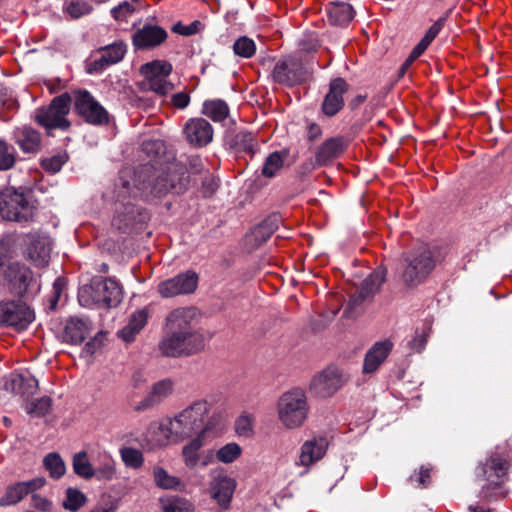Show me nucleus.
Segmentation results:
<instances>
[{
  "label": "nucleus",
  "mask_w": 512,
  "mask_h": 512,
  "mask_svg": "<svg viewBox=\"0 0 512 512\" xmlns=\"http://www.w3.org/2000/svg\"><path fill=\"white\" fill-rule=\"evenodd\" d=\"M165 326L167 333L158 345L164 356L190 357L205 350L206 339L196 308L179 307L172 310L166 316Z\"/></svg>",
  "instance_id": "f257e3e1"
},
{
  "label": "nucleus",
  "mask_w": 512,
  "mask_h": 512,
  "mask_svg": "<svg viewBox=\"0 0 512 512\" xmlns=\"http://www.w3.org/2000/svg\"><path fill=\"white\" fill-rule=\"evenodd\" d=\"M210 404L207 400L194 401L176 413L167 424L160 426L168 439L183 441L193 436H206L221 430V417L213 413L209 416Z\"/></svg>",
  "instance_id": "f03ea898"
},
{
  "label": "nucleus",
  "mask_w": 512,
  "mask_h": 512,
  "mask_svg": "<svg viewBox=\"0 0 512 512\" xmlns=\"http://www.w3.org/2000/svg\"><path fill=\"white\" fill-rule=\"evenodd\" d=\"M188 184L187 169L178 163L166 166L148 163L135 171L134 186L146 199L162 198L169 193L181 194Z\"/></svg>",
  "instance_id": "7ed1b4c3"
},
{
  "label": "nucleus",
  "mask_w": 512,
  "mask_h": 512,
  "mask_svg": "<svg viewBox=\"0 0 512 512\" xmlns=\"http://www.w3.org/2000/svg\"><path fill=\"white\" fill-rule=\"evenodd\" d=\"M34 273L25 263L12 257L9 243L0 241V290L24 297L34 283Z\"/></svg>",
  "instance_id": "20e7f679"
},
{
  "label": "nucleus",
  "mask_w": 512,
  "mask_h": 512,
  "mask_svg": "<svg viewBox=\"0 0 512 512\" xmlns=\"http://www.w3.org/2000/svg\"><path fill=\"white\" fill-rule=\"evenodd\" d=\"M444 254L437 245L421 244L405 256L402 280L408 287L422 284L442 262Z\"/></svg>",
  "instance_id": "39448f33"
},
{
  "label": "nucleus",
  "mask_w": 512,
  "mask_h": 512,
  "mask_svg": "<svg viewBox=\"0 0 512 512\" xmlns=\"http://www.w3.org/2000/svg\"><path fill=\"white\" fill-rule=\"evenodd\" d=\"M309 414V404L305 392L295 388L283 393L277 402V415L283 427L289 430L304 425Z\"/></svg>",
  "instance_id": "423d86ee"
},
{
  "label": "nucleus",
  "mask_w": 512,
  "mask_h": 512,
  "mask_svg": "<svg viewBox=\"0 0 512 512\" xmlns=\"http://www.w3.org/2000/svg\"><path fill=\"white\" fill-rule=\"evenodd\" d=\"M78 298L82 306L94 303L110 308L121 302L122 287L114 278L94 277L89 286L80 289Z\"/></svg>",
  "instance_id": "0eeeda50"
},
{
  "label": "nucleus",
  "mask_w": 512,
  "mask_h": 512,
  "mask_svg": "<svg viewBox=\"0 0 512 512\" xmlns=\"http://www.w3.org/2000/svg\"><path fill=\"white\" fill-rule=\"evenodd\" d=\"M509 469L510 462L504 453L494 451L489 454L485 462L480 465V470L487 482L481 491L485 498L505 496L503 484L507 480Z\"/></svg>",
  "instance_id": "6e6552de"
},
{
  "label": "nucleus",
  "mask_w": 512,
  "mask_h": 512,
  "mask_svg": "<svg viewBox=\"0 0 512 512\" xmlns=\"http://www.w3.org/2000/svg\"><path fill=\"white\" fill-rule=\"evenodd\" d=\"M35 206L23 192L12 187L0 193V216L7 221L28 222L33 219Z\"/></svg>",
  "instance_id": "1a4fd4ad"
},
{
  "label": "nucleus",
  "mask_w": 512,
  "mask_h": 512,
  "mask_svg": "<svg viewBox=\"0 0 512 512\" xmlns=\"http://www.w3.org/2000/svg\"><path fill=\"white\" fill-rule=\"evenodd\" d=\"M71 101V96L67 92L54 97L49 105L36 110L35 122L46 130H67L70 127L67 115L70 111Z\"/></svg>",
  "instance_id": "9d476101"
},
{
  "label": "nucleus",
  "mask_w": 512,
  "mask_h": 512,
  "mask_svg": "<svg viewBox=\"0 0 512 512\" xmlns=\"http://www.w3.org/2000/svg\"><path fill=\"white\" fill-rule=\"evenodd\" d=\"M74 106L76 113L89 124L101 126L109 123L108 112L87 90L76 92Z\"/></svg>",
  "instance_id": "9b49d317"
},
{
  "label": "nucleus",
  "mask_w": 512,
  "mask_h": 512,
  "mask_svg": "<svg viewBox=\"0 0 512 512\" xmlns=\"http://www.w3.org/2000/svg\"><path fill=\"white\" fill-rule=\"evenodd\" d=\"M34 318V312L24 302L15 300L0 302V325L21 331L26 329Z\"/></svg>",
  "instance_id": "f8f14e48"
},
{
  "label": "nucleus",
  "mask_w": 512,
  "mask_h": 512,
  "mask_svg": "<svg viewBox=\"0 0 512 512\" xmlns=\"http://www.w3.org/2000/svg\"><path fill=\"white\" fill-rule=\"evenodd\" d=\"M198 275L192 270L179 273L158 284L157 291L163 298L194 293L198 286Z\"/></svg>",
  "instance_id": "ddd939ff"
},
{
  "label": "nucleus",
  "mask_w": 512,
  "mask_h": 512,
  "mask_svg": "<svg viewBox=\"0 0 512 512\" xmlns=\"http://www.w3.org/2000/svg\"><path fill=\"white\" fill-rule=\"evenodd\" d=\"M235 488L236 481L229 477L224 470H214L211 473L209 493L221 509L227 510L230 507Z\"/></svg>",
  "instance_id": "4468645a"
},
{
  "label": "nucleus",
  "mask_w": 512,
  "mask_h": 512,
  "mask_svg": "<svg viewBox=\"0 0 512 512\" xmlns=\"http://www.w3.org/2000/svg\"><path fill=\"white\" fill-rule=\"evenodd\" d=\"M273 77L279 83L293 86L305 81L308 78V72L300 59L290 56L275 65Z\"/></svg>",
  "instance_id": "2eb2a0df"
},
{
  "label": "nucleus",
  "mask_w": 512,
  "mask_h": 512,
  "mask_svg": "<svg viewBox=\"0 0 512 512\" xmlns=\"http://www.w3.org/2000/svg\"><path fill=\"white\" fill-rule=\"evenodd\" d=\"M343 384L341 371L337 367L330 366L313 377L310 389L315 395L326 398L335 394Z\"/></svg>",
  "instance_id": "dca6fc26"
},
{
  "label": "nucleus",
  "mask_w": 512,
  "mask_h": 512,
  "mask_svg": "<svg viewBox=\"0 0 512 512\" xmlns=\"http://www.w3.org/2000/svg\"><path fill=\"white\" fill-rule=\"evenodd\" d=\"M127 52V45L123 41H116L99 49L100 57L87 64V72L100 73L108 66L119 63Z\"/></svg>",
  "instance_id": "f3484780"
},
{
  "label": "nucleus",
  "mask_w": 512,
  "mask_h": 512,
  "mask_svg": "<svg viewBox=\"0 0 512 512\" xmlns=\"http://www.w3.org/2000/svg\"><path fill=\"white\" fill-rule=\"evenodd\" d=\"M167 37L168 34L164 28L146 24L133 34L132 43L137 50H148L161 45Z\"/></svg>",
  "instance_id": "a211bd4d"
},
{
  "label": "nucleus",
  "mask_w": 512,
  "mask_h": 512,
  "mask_svg": "<svg viewBox=\"0 0 512 512\" xmlns=\"http://www.w3.org/2000/svg\"><path fill=\"white\" fill-rule=\"evenodd\" d=\"M45 478L37 477L29 481L17 482L7 486L5 494L0 498V506L6 507L19 503L29 493L42 488Z\"/></svg>",
  "instance_id": "6ab92c4d"
},
{
  "label": "nucleus",
  "mask_w": 512,
  "mask_h": 512,
  "mask_svg": "<svg viewBox=\"0 0 512 512\" xmlns=\"http://www.w3.org/2000/svg\"><path fill=\"white\" fill-rule=\"evenodd\" d=\"M385 279L386 270L382 267L375 269L366 279L363 280L360 287L351 296L350 304L357 306L372 298L379 291Z\"/></svg>",
  "instance_id": "aec40b11"
},
{
  "label": "nucleus",
  "mask_w": 512,
  "mask_h": 512,
  "mask_svg": "<svg viewBox=\"0 0 512 512\" xmlns=\"http://www.w3.org/2000/svg\"><path fill=\"white\" fill-rule=\"evenodd\" d=\"M184 134L191 145L203 147L212 141L213 128L206 119L193 118L185 124Z\"/></svg>",
  "instance_id": "412c9836"
},
{
  "label": "nucleus",
  "mask_w": 512,
  "mask_h": 512,
  "mask_svg": "<svg viewBox=\"0 0 512 512\" xmlns=\"http://www.w3.org/2000/svg\"><path fill=\"white\" fill-rule=\"evenodd\" d=\"M347 91V83L342 78L330 82L329 91L322 103V111L327 116L336 115L344 105L343 95Z\"/></svg>",
  "instance_id": "4be33fe9"
},
{
  "label": "nucleus",
  "mask_w": 512,
  "mask_h": 512,
  "mask_svg": "<svg viewBox=\"0 0 512 512\" xmlns=\"http://www.w3.org/2000/svg\"><path fill=\"white\" fill-rule=\"evenodd\" d=\"M51 251V239L48 236L35 235L27 248L28 259L37 267H45L50 261Z\"/></svg>",
  "instance_id": "5701e85b"
},
{
  "label": "nucleus",
  "mask_w": 512,
  "mask_h": 512,
  "mask_svg": "<svg viewBox=\"0 0 512 512\" xmlns=\"http://www.w3.org/2000/svg\"><path fill=\"white\" fill-rule=\"evenodd\" d=\"M393 344L389 340L376 342L366 353L363 364V373L375 372L386 360L392 350Z\"/></svg>",
  "instance_id": "b1692460"
},
{
  "label": "nucleus",
  "mask_w": 512,
  "mask_h": 512,
  "mask_svg": "<svg viewBox=\"0 0 512 512\" xmlns=\"http://www.w3.org/2000/svg\"><path fill=\"white\" fill-rule=\"evenodd\" d=\"M89 333L90 326L87 320L71 317L66 321L61 337L63 342L79 345L87 338Z\"/></svg>",
  "instance_id": "393cba45"
},
{
  "label": "nucleus",
  "mask_w": 512,
  "mask_h": 512,
  "mask_svg": "<svg viewBox=\"0 0 512 512\" xmlns=\"http://www.w3.org/2000/svg\"><path fill=\"white\" fill-rule=\"evenodd\" d=\"M328 442L325 437L307 440L301 447L298 464L309 466L320 460L326 453Z\"/></svg>",
  "instance_id": "a878e982"
},
{
  "label": "nucleus",
  "mask_w": 512,
  "mask_h": 512,
  "mask_svg": "<svg viewBox=\"0 0 512 512\" xmlns=\"http://www.w3.org/2000/svg\"><path fill=\"white\" fill-rule=\"evenodd\" d=\"M172 392V382L170 380H161L152 386L151 392L134 407V411L143 412L158 405L164 398Z\"/></svg>",
  "instance_id": "bb28decb"
},
{
  "label": "nucleus",
  "mask_w": 512,
  "mask_h": 512,
  "mask_svg": "<svg viewBox=\"0 0 512 512\" xmlns=\"http://www.w3.org/2000/svg\"><path fill=\"white\" fill-rule=\"evenodd\" d=\"M137 216H141V213L130 202L117 203L112 219V226L119 231L127 232L133 228Z\"/></svg>",
  "instance_id": "cd10ccee"
},
{
  "label": "nucleus",
  "mask_w": 512,
  "mask_h": 512,
  "mask_svg": "<svg viewBox=\"0 0 512 512\" xmlns=\"http://www.w3.org/2000/svg\"><path fill=\"white\" fill-rule=\"evenodd\" d=\"M5 387L15 395L23 398L33 396L38 390V381L31 375L11 374Z\"/></svg>",
  "instance_id": "c85d7f7f"
},
{
  "label": "nucleus",
  "mask_w": 512,
  "mask_h": 512,
  "mask_svg": "<svg viewBox=\"0 0 512 512\" xmlns=\"http://www.w3.org/2000/svg\"><path fill=\"white\" fill-rule=\"evenodd\" d=\"M346 145L341 137L330 138L318 148L315 159L319 166H323L338 158L345 150Z\"/></svg>",
  "instance_id": "c756f323"
},
{
  "label": "nucleus",
  "mask_w": 512,
  "mask_h": 512,
  "mask_svg": "<svg viewBox=\"0 0 512 512\" xmlns=\"http://www.w3.org/2000/svg\"><path fill=\"white\" fill-rule=\"evenodd\" d=\"M15 142L24 153H37L41 147L40 133L31 127L15 131Z\"/></svg>",
  "instance_id": "7c9ffc66"
},
{
  "label": "nucleus",
  "mask_w": 512,
  "mask_h": 512,
  "mask_svg": "<svg viewBox=\"0 0 512 512\" xmlns=\"http://www.w3.org/2000/svg\"><path fill=\"white\" fill-rule=\"evenodd\" d=\"M148 321V310L146 308L135 311L129 319L128 324L123 327L118 336L125 342H131L135 336L144 328Z\"/></svg>",
  "instance_id": "2f4dec72"
},
{
  "label": "nucleus",
  "mask_w": 512,
  "mask_h": 512,
  "mask_svg": "<svg viewBox=\"0 0 512 512\" xmlns=\"http://www.w3.org/2000/svg\"><path fill=\"white\" fill-rule=\"evenodd\" d=\"M328 16L332 24L345 26L354 18V10L348 3H335L330 6Z\"/></svg>",
  "instance_id": "473e14b6"
},
{
  "label": "nucleus",
  "mask_w": 512,
  "mask_h": 512,
  "mask_svg": "<svg viewBox=\"0 0 512 512\" xmlns=\"http://www.w3.org/2000/svg\"><path fill=\"white\" fill-rule=\"evenodd\" d=\"M140 72L146 81L168 77L172 72V65L167 61L155 60L142 65Z\"/></svg>",
  "instance_id": "72a5a7b5"
},
{
  "label": "nucleus",
  "mask_w": 512,
  "mask_h": 512,
  "mask_svg": "<svg viewBox=\"0 0 512 512\" xmlns=\"http://www.w3.org/2000/svg\"><path fill=\"white\" fill-rule=\"evenodd\" d=\"M204 437L195 436L182 448L183 461L187 467L194 468L198 465L200 460L198 452L204 446Z\"/></svg>",
  "instance_id": "f704fd0d"
},
{
  "label": "nucleus",
  "mask_w": 512,
  "mask_h": 512,
  "mask_svg": "<svg viewBox=\"0 0 512 512\" xmlns=\"http://www.w3.org/2000/svg\"><path fill=\"white\" fill-rule=\"evenodd\" d=\"M202 112L214 122H220L228 117L229 107L221 99L207 100L203 104Z\"/></svg>",
  "instance_id": "c9c22d12"
},
{
  "label": "nucleus",
  "mask_w": 512,
  "mask_h": 512,
  "mask_svg": "<svg viewBox=\"0 0 512 512\" xmlns=\"http://www.w3.org/2000/svg\"><path fill=\"white\" fill-rule=\"evenodd\" d=\"M72 467L74 473L83 479L89 480L95 475L94 467L90 463L86 451H80L74 454Z\"/></svg>",
  "instance_id": "e433bc0d"
},
{
  "label": "nucleus",
  "mask_w": 512,
  "mask_h": 512,
  "mask_svg": "<svg viewBox=\"0 0 512 512\" xmlns=\"http://www.w3.org/2000/svg\"><path fill=\"white\" fill-rule=\"evenodd\" d=\"M43 465L53 479H60L66 472L65 463L59 453L51 452L43 459Z\"/></svg>",
  "instance_id": "4c0bfd02"
},
{
  "label": "nucleus",
  "mask_w": 512,
  "mask_h": 512,
  "mask_svg": "<svg viewBox=\"0 0 512 512\" xmlns=\"http://www.w3.org/2000/svg\"><path fill=\"white\" fill-rule=\"evenodd\" d=\"M66 497L62 503L64 509L71 512L78 511L87 502V497L77 488L69 487L66 490Z\"/></svg>",
  "instance_id": "58836bf2"
},
{
  "label": "nucleus",
  "mask_w": 512,
  "mask_h": 512,
  "mask_svg": "<svg viewBox=\"0 0 512 512\" xmlns=\"http://www.w3.org/2000/svg\"><path fill=\"white\" fill-rule=\"evenodd\" d=\"M163 512H193L194 505L187 499L178 496L161 499Z\"/></svg>",
  "instance_id": "ea45409f"
},
{
  "label": "nucleus",
  "mask_w": 512,
  "mask_h": 512,
  "mask_svg": "<svg viewBox=\"0 0 512 512\" xmlns=\"http://www.w3.org/2000/svg\"><path fill=\"white\" fill-rule=\"evenodd\" d=\"M63 10L71 18L78 19L90 14L93 11V7L85 0H70L65 2Z\"/></svg>",
  "instance_id": "a19ab883"
},
{
  "label": "nucleus",
  "mask_w": 512,
  "mask_h": 512,
  "mask_svg": "<svg viewBox=\"0 0 512 512\" xmlns=\"http://www.w3.org/2000/svg\"><path fill=\"white\" fill-rule=\"evenodd\" d=\"M153 477L155 484L163 489H176L181 481L175 476H171L168 472L159 466L154 467Z\"/></svg>",
  "instance_id": "79ce46f5"
},
{
  "label": "nucleus",
  "mask_w": 512,
  "mask_h": 512,
  "mask_svg": "<svg viewBox=\"0 0 512 512\" xmlns=\"http://www.w3.org/2000/svg\"><path fill=\"white\" fill-rule=\"evenodd\" d=\"M51 404V398L44 396L33 401L27 400L25 403V410L29 415L34 417H43L49 412Z\"/></svg>",
  "instance_id": "37998d69"
},
{
  "label": "nucleus",
  "mask_w": 512,
  "mask_h": 512,
  "mask_svg": "<svg viewBox=\"0 0 512 512\" xmlns=\"http://www.w3.org/2000/svg\"><path fill=\"white\" fill-rule=\"evenodd\" d=\"M242 453L241 447L234 442L227 443L216 451L215 457L224 464H230L237 460Z\"/></svg>",
  "instance_id": "c03bdc74"
},
{
  "label": "nucleus",
  "mask_w": 512,
  "mask_h": 512,
  "mask_svg": "<svg viewBox=\"0 0 512 512\" xmlns=\"http://www.w3.org/2000/svg\"><path fill=\"white\" fill-rule=\"evenodd\" d=\"M281 223L279 214H271L258 225V239L266 241L278 229Z\"/></svg>",
  "instance_id": "a18cd8bd"
},
{
  "label": "nucleus",
  "mask_w": 512,
  "mask_h": 512,
  "mask_svg": "<svg viewBox=\"0 0 512 512\" xmlns=\"http://www.w3.org/2000/svg\"><path fill=\"white\" fill-rule=\"evenodd\" d=\"M16 161V152L12 145L0 140V170L11 169Z\"/></svg>",
  "instance_id": "49530a36"
},
{
  "label": "nucleus",
  "mask_w": 512,
  "mask_h": 512,
  "mask_svg": "<svg viewBox=\"0 0 512 512\" xmlns=\"http://www.w3.org/2000/svg\"><path fill=\"white\" fill-rule=\"evenodd\" d=\"M282 166L283 157L278 152H274L270 154L265 160L262 168V174L268 178L274 177L276 173L282 168Z\"/></svg>",
  "instance_id": "de8ad7c7"
},
{
  "label": "nucleus",
  "mask_w": 512,
  "mask_h": 512,
  "mask_svg": "<svg viewBox=\"0 0 512 512\" xmlns=\"http://www.w3.org/2000/svg\"><path fill=\"white\" fill-rule=\"evenodd\" d=\"M121 457L127 466L135 469L140 468L144 462L142 452L132 447H125L121 449Z\"/></svg>",
  "instance_id": "09e8293b"
},
{
  "label": "nucleus",
  "mask_w": 512,
  "mask_h": 512,
  "mask_svg": "<svg viewBox=\"0 0 512 512\" xmlns=\"http://www.w3.org/2000/svg\"><path fill=\"white\" fill-rule=\"evenodd\" d=\"M255 49L256 46L254 41L246 36L238 38L233 45L234 53L244 58L251 57L254 54Z\"/></svg>",
  "instance_id": "8fccbe9b"
},
{
  "label": "nucleus",
  "mask_w": 512,
  "mask_h": 512,
  "mask_svg": "<svg viewBox=\"0 0 512 512\" xmlns=\"http://www.w3.org/2000/svg\"><path fill=\"white\" fill-rule=\"evenodd\" d=\"M95 475L98 480H111L115 475V462L109 457L105 456L104 461L96 468H94Z\"/></svg>",
  "instance_id": "3c124183"
},
{
  "label": "nucleus",
  "mask_w": 512,
  "mask_h": 512,
  "mask_svg": "<svg viewBox=\"0 0 512 512\" xmlns=\"http://www.w3.org/2000/svg\"><path fill=\"white\" fill-rule=\"evenodd\" d=\"M67 159L68 157L65 153L56 154L54 156L42 159L41 167L47 172L57 173L61 170Z\"/></svg>",
  "instance_id": "603ef678"
},
{
  "label": "nucleus",
  "mask_w": 512,
  "mask_h": 512,
  "mask_svg": "<svg viewBox=\"0 0 512 512\" xmlns=\"http://www.w3.org/2000/svg\"><path fill=\"white\" fill-rule=\"evenodd\" d=\"M431 471V467L421 466L419 471H415L410 476V483L418 488H426L431 482Z\"/></svg>",
  "instance_id": "864d4df0"
},
{
  "label": "nucleus",
  "mask_w": 512,
  "mask_h": 512,
  "mask_svg": "<svg viewBox=\"0 0 512 512\" xmlns=\"http://www.w3.org/2000/svg\"><path fill=\"white\" fill-rule=\"evenodd\" d=\"M235 145L238 149L249 152L251 154V158H253L254 135L252 132L239 131L235 135Z\"/></svg>",
  "instance_id": "5fc2aeb1"
},
{
  "label": "nucleus",
  "mask_w": 512,
  "mask_h": 512,
  "mask_svg": "<svg viewBox=\"0 0 512 512\" xmlns=\"http://www.w3.org/2000/svg\"><path fill=\"white\" fill-rule=\"evenodd\" d=\"M135 10L136 9L132 3L123 1L119 5L113 7L110 13L116 21L124 22L134 14Z\"/></svg>",
  "instance_id": "6e6d98bb"
},
{
  "label": "nucleus",
  "mask_w": 512,
  "mask_h": 512,
  "mask_svg": "<svg viewBox=\"0 0 512 512\" xmlns=\"http://www.w3.org/2000/svg\"><path fill=\"white\" fill-rule=\"evenodd\" d=\"M149 90L160 96H165L174 89V85L167 80V77L155 78L146 81Z\"/></svg>",
  "instance_id": "4d7b16f0"
},
{
  "label": "nucleus",
  "mask_w": 512,
  "mask_h": 512,
  "mask_svg": "<svg viewBox=\"0 0 512 512\" xmlns=\"http://www.w3.org/2000/svg\"><path fill=\"white\" fill-rule=\"evenodd\" d=\"M235 431L239 436H248L252 433V419L242 414L235 423Z\"/></svg>",
  "instance_id": "13d9d810"
},
{
  "label": "nucleus",
  "mask_w": 512,
  "mask_h": 512,
  "mask_svg": "<svg viewBox=\"0 0 512 512\" xmlns=\"http://www.w3.org/2000/svg\"><path fill=\"white\" fill-rule=\"evenodd\" d=\"M66 288V279L63 277H58L54 283L52 288V298L50 299V308L55 309L57 306V303L61 297V294Z\"/></svg>",
  "instance_id": "bf43d9fd"
},
{
  "label": "nucleus",
  "mask_w": 512,
  "mask_h": 512,
  "mask_svg": "<svg viewBox=\"0 0 512 512\" xmlns=\"http://www.w3.org/2000/svg\"><path fill=\"white\" fill-rule=\"evenodd\" d=\"M143 151L152 157H157L164 152V143L160 140H149L143 143Z\"/></svg>",
  "instance_id": "052dcab7"
},
{
  "label": "nucleus",
  "mask_w": 512,
  "mask_h": 512,
  "mask_svg": "<svg viewBox=\"0 0 512 512\" xmlns=\"http://www.w3.org/2000/svg\"><path fill=\"white\" fill-rule=\"evenodd\" d=\"M219 187L218 180L209 175L206 176L201 185V193L204 197H211L217 191Z\"/></svg>",
  "instance_id": "680f3d73"
},
{
  "label": "nucleus",
  "mask_w": 512,
  "mask_h": 512,
  "mask_svg": "<svg viewBox=\"0 0 512 512\" xmlns=\"http://www.w3.org/2000/svg\"><path fill=\"white\" fill-rule=\"evenodd\" d=\"M102 343L101 340L98 339V337H94L90 341H88L85 346L83 347L81 351V357L83 358H90L92 357L95 352L101 347Z\"/></svg>",
  "instance_id": "e2e57ef3"
},
{
  "label": "nucleus",
  "mask_w": 512,
  "mask_h": 512,
  "mask_svg": "<svg viewBox=\"0 0 512 512\" xmlns=\"http://www.w3.org/2000/svg\"><path fill=\"white\" fill-rule=\"evenodd\" d=\"M171 103L178 109H184L190 103V96L186 92L175 93L171 96Z\"/></svg>",
  "instance_id": "0e129e2a"
},
{
  "label": "nucleus",
  "mask_w": 512,
  "mask_h": 512,
  "mask_svg": "<svg viewBox=\"0 0 512 512\" xmlns=\"http://www.w3.org/2000/svg\"><path fill=\"white\" fill-rule=\"evenodd\" d=\"M32 503L33 507L43 512L50 511L52 508V503L47 498L38 494L32 495Z\"/></svg>",
  "instance_id": "69168bd1"
},
{
  "label": "nucleus",
  "mask_w": 512,
  "mask_h": 512,
  "mask_svg": "<svg viewBox=\"0 0 512 512\" xmlns=\"http://www.w3.org/2000/svg\"><path fill=\"white\" fill-rule=\"evenodd\" d=\"M188 167L192 173H200L203 169V163L200 157L191 156L188 158Z\"/></svg>",
  "instance_id": "338daca9"
},
{
  "label": "nucleus",
  "mask_w": 512,
  "mask_h": 512,
  "mask_svg": "<svg viewBox=\"0 0 512 512\" xmlns=\"http://www.w3.org/2000/svg\"><path fill=\"white\" fill-rule=\"evenodd\" d=\"M442 28V24L440 22H436L434 23L430 28L429 30L426 32V36L431 40L433 41L436 36L438 35V33L440 32Z\"/></svg>",
  "instance_id": "774afa93"
}]
</instances>
